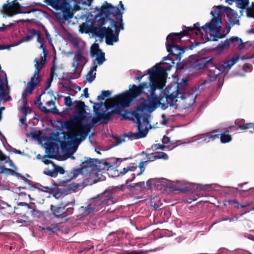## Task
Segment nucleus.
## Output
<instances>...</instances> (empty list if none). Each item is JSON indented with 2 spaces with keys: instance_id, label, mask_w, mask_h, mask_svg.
I'll list each match as a JSON object with an SVG mask.
<instances>
[{
  "instance_id": "1",
  "label": "nucleus",
  "mask_w": 254,
  "mask_h": 254,
  "mask_svg": "<svg viewBox=\"0 0 254 254\" xmlns=\"http://www.w3.org/2000/svg\"><path fill=\"white\" fill-rule=\"evenodd\" d=\"M172 65L169 63H159L152 68L147 70L149 74L150 89L148 95L138 108L130 114L132 120L135 121L137 126V131L129 132L126 134L129 139H139L147 135L148 129L151 128L149 118L150 114L157 108L160 107L165 110L169 106H174L177 103L178 99L185 85L173 82L171 83L164 90V96L160 97L155 94L157 89H162L165 85L167 76V71L170 70Z\"/></svg>"
},
{
  "instance_id": "2",
  "label": "nucleus",
  "mask_w": 254,
  "mask_h": 254,
  "mask_svg": "<svg viewBox=\"0 0 254 254\" xmlns=\"http://www.w3.org/2000/svg\"><path fill=\"white\" fill-rule=\"evenodd\" d=\"M95 124V119L91 116L86 117L83 114H78L64 122L67 129L74 128L77 132H72L64 136V140L60 142L62 150L74 153L81 142L84 140Z\"/></svg>"
},
{
  "instance_id": "3",
  "label": "nucleus",
  "mask_w": 254,
  "mask_h": 254,
  "mask_svg": "<svg viewBox=\"0 0 254 254\" xmlns=\"http://www.w3.org/2000/svg\"><path fill=\"white\" fill-rule=\"evenodd\" d=\"M225 14L230 25L239 24V20L237 13L229 7L223 5L214 6L210 12L212 19L210 23L204 27L206 30L212 36V39L218 40L225 37L229 32L230 29L225 30L222 29L221 17L222 14Z\"/></svg>"
},
{
  "instance_id": "4",
  "label": "nucleus",
  "mask_w": 254,
  "mask_h": 254,
  "mask_svg": "<svg viewBox=\"0 0 254 254\" xmlns=\"http://www.w3.org/2000/svg\"><path fill=\"white\" fill-rule=\"evenodd\" d=\"M119 12L115 14H111L107 19L106 23L109 22L110 26L107 28L101 26L95 27L92 33L97 37L103 38L105 37L106 43L107 45H113L114 43L119 41V35L121 30L124 29L123 21V14L124 7L122 1H120L118 7Z\"/></svg>"
},
{
  "instance_id": "5",
  "label": "nucleus",
  "mask_w": 254,
  "mask_h": 254,
  "mask_svg": "<svg viewBox=\"0 0 254 254\" xmlns=\"http://www.w3.org/2000/svg\"><path fill=\"white\" fill-rule=\"evenodd\" d=\"M115 191L114 188L109 189L103 193L88 199L85 206H81L79 208L78 217L81 219L100 210L108 211L109 209L107 207L118 201V199L115 196Z\"/></svg>"
},
{
  "instance_id": "6",
  "label": "nucleus",
  "mask_w": 254,
  "mask_h": 254,
  "mask_svg": "<svg viewBox=\"0 0 254 254\" xmlns=\"http://www.w3.org/2000/svg\"><path fill=\"white\" fill-rule=\"evenodd\" d=\"M119 12V8L113 6L106 1L104 2L101 8L97 7L94 11L90 12L86 17V21L79 26V32L81 33H92L94 28V24L99 25L106 24L107 19L111 14Z\"/></svg>"
},
{
  "instance_id": "7",
  "label": "nucleus",
  "mask_w": 254,
  "mask_h": 254,
  "mask_svg": "<svg viewBox=\"0 0 254 254\" xmlns=\"http://www.w3.org/2000/svg\"><path fill=\"white\" fill-rule=\"evenodd\" d=\"M239 60L238 56H234L230 60L225 62L223 64L219 65L213 64L212 59L210 57L204 58L201 61L202 63L206 64L207 68H209L208 76L209 79L212 81L215 80L221 73L229 70Z\"/></svg>"
},
{
  "instance_id": "8",
  "label": "nucleus",
  "mask_w": 254,
  "mask_h": 254,
  "mask_svg": "<svg viewBox=\"0 0 254 254\" xmlns=\"http://www.w3.org/2000/svg\"><path fill=\"white\" fill-rule=\"evenodd\" d=\"M44 2L53 8L60 10L63 13V18L68 20L73 17V7L75 10L80 8L76 0H44Z\"/></svg>"
},
{
  "instance_id": "9",
  "label": "nucleus",
  "mask_w": 254,
  "mask_h": 254,
  "mask_svg": "<svg viewBox=\"0 0 254 254\" xmlns=\"http://www.w3.org/2000/svg\"><path fill=\"white\" fill-rule=\"evenodd\" d=\"M99 160L97 159L88 158L82 163L81 167L74 169L71 173L70 179H75L78 176H91L94 173Z\"/></svg>"
},
{
  "instance_id": "10",
  "label": "nucleus",
  "mask_w": 254,
  "mask_h": 254,
  "mask_svg": "<svg viewBox=\"0 0 254 254\" xmlns=\"http://www.w3.org/2000/svg\"><path fill=\"white\" fill-rule=\"evenodd\" d=\"M182 32L172 33L166 38V46L167 51L175 56L177 59H180L185 52L184 50L180 48L178 44L181 41Z\"/></svg>"
},
{
  "instance_id": "11",
  "label": "nucleus",
  "mask_w": 254,
  "mask_h": 254,
  "mask_svg": "<svg viewBox=\"0 0 254 254\" xmlns=\"http://www.w3.org/2000/svg\"><path fill=\"white\" fill-rule=\"evenodd\" d=\"M209 23L210 21L205 23V24L202 27H200L199 23L194 24L193 27H185V29H183V31L181 32L182 35H183V36L189 35L191 33H193V31H195L197 38L198 39H201V42H205L208 41H217L218 40L212 39L211 37L212 36L210 33H208L207 30H206L204 27L207 24Z\"/></svg>"
},
{
  "instance_id": "12",
  "label": "nucleus",
  "mask_w": 254,
  "mask_h": 254,
  "mask_svg": "<svg viewBox=\"0 0 254 254\" xmlns=\"http://www.w3.org/2000/svg\"><path fill=\"white\" fill-rule=\"evenodd\" d=\"M185 89L182 92L179 98L178 99L177 103H176V108L187 109L192 106L195 102L196 97L198 95V90L196 89H191L188 91V92H184Z\"/></svg>"
},
{
  "instance_id": "13",
  "label": "nucleus",
  "mask_w": 254,
  "mask_h": 254,
  "mask_svg": "<svg viewBox=\"0 0 254 254\" xmlns=\"http://www.w3.org/2000/svg\"><path fill=\"white\" fill-rule=\"evenodd\" d=\"M73 204L69 203L62 202L57 205H51V210L55 217L63 218L73 212Z\"/></svg>"
},
{
  "instance_id": "14",
  "label": "nucleus",
  "mask_w": 254,
  "mask_h": 254,
  "mask_svg": "<svg viewBox=\"0 0 254 254\" xmlns=\"http://www.w3.org/2000/svg\"><path fill=\"white\" fill-rule=\"evenodd\" d=\"M112 100L114 103L110 107H108L109 110H111L110 112L111 115L120 114L122 108L128 107L130 104L129 100H127L125 98V93H121L115 96L112 98Z\"/></svg>"
},
{
  "instance_id": "15",
  "label": "nucleus",
  "mask_w": 254,
  "mask_h": 254,
  "mask_svg": "<svg viewBox=\"0 0 254 254\" xmlns=\"http://www.w3.org/2000/svg\"><path fill=\"white\" fill-rule=\"evenodd\" d=\"M17 1V0H14L12 2H9L8 0L7 1V4H4L2 5V8L1 10V11L2 13L9 16H11L17 13H24L21 10V6ZM35 10V9H33L25 12V13H30L31 12H34Z\"/></svg>"
},
{
  "instance_id": "16",
  "label": "nucleus",
  "mask_w": 254,
  "mask_h": 254,
  "mask_svg": "<svg viewBox=\"0 0 254 254\" xmlns=\"http://www.w3.org/2000/svg\"><path fill=\"white\" fill-rule=\"evenodd\" d=\"M129 89L128 91L124 92L125 94V98L129 100V103L137 97L140 96L143 92L144 89L148 88L149 85L146 82H143L140 83L139 86L134 84L130 85Z\"/></svg>"
},
{
  "instance_id": "17",
  "label": "nucleus",
  "mask_w": 254,
  "mask_h": 254,
  "mask_svg": "<svg viewBox=\"0 0 254 254\" xmlns=\"http://www.w3.org/2000/svg\"><path fill=\"white\" fill-rule=\"evenodd\" d=\"M90 54L92 58V66H95L96 68L105 61V53L99 49V44L97 43H94L92 45Z\"/></svg>"
},
{
  "instance_id": "18",
  "label": "nucleus",
  "mask_w": 254,
  "mask_h": 254,
  "mask_svg": "<svg viewBox=\"0 0 254 254\" xmlns=\"http://www.w3.org/2000/svg\"><path fill=\"white\" fill-rule=\"evenodd\" d=\"M34 67L35 68V70L34 72V75L33 77H31V80L29 83L32 84V85L36 87L40 80V77L39 76V71L43 67L45 62H44L43 60H40V61H39L38 58H36L34 60Z\"/></svg>"
},
{
  "instance_id": "19",
  "label": "nucleus",
  "mask_w": 254,
  "mask_h": 254,
  "mask_svg": "<svg viewBox=\"0 0 254 254\" xmlns=\"http://www.w3.org/2000/svg\"><path fill=\"white\" fill-rule=\"evenodd\" d=\"M37 31L35 29L29 30L26 36L23 37L21 40L15 42L14 43L6 46L0 45V50L3 49H9L10 47L16 46L23 42H27L31 41L35 36L37 35Z\"/></svg>"
},
{
  "instance_id": "20",
  "label": "nucleus",
  "mask_w": 254,
  "mask_h": 254,
  "mask_svg": "<svg viewBox=\"0 0 254 254\" xmlns=\"http://www.w3.org/2000/svg\"><path fill=\"white\" fill-rule=\"evenodd\" d=\"M85 58L83 52L77 51L73 58L72 66L73 67V71L75 72L77 69L80 66H83L85 64Z\"/></svg>"
},
{
  "instance_id": "21",
  "label": "nucleus",
  "mask_w": 254,
  "mask_h": 254,
  "mask_svg": "<svg viewBox=\"0 0 254 254\" xmlns=\"http://www.w3.org/2000/svg\"><path fill=\"white\" fill-rule=\"evenodd\" d=\"M68 41L73 47L77 50V51L83 52L85 46V43L81 39L75 36L70 35L68 37Z\"/></svg>"
},
{
  "instance_id": "22",
  "label": "nucleus",
  "mask_w": 254,
  "mask_h": 254,
  "mask_svg": "<svg viewBox=\"0 0 254 254\" xmlns=\"http://www.w3.org/2000/svg\"><path fill=\"white\" fill-rule=\"evenodd\" d=\"M46 151L48 154V156H45L43 158L42 161L46 164H52L53 163L49 159V158L52 157L54 156V153L56 148V145L51 143H46Z\"/></svg>"
},
{
  "instance_id": "23",
  "label": "nucleus",
  "mask_w": 254,
  "mask_h": 254,
  "mask_svg": "<svg viewBox=\"0 0 254 254\" xmlns=\"http://www.w3.org/2000/svg\"><path fill=\"white\" fill-rule=\"evenodd\" d=\"M15 207H13L7 203L0 201V212L5 216L12 214L15 212Z\"/></svg>"
},
{
  "instance_id": "24",
  "label": "nucleus",
  "mask_w": 254,
  "mask_h": 254,
  "mask_svg": "<svg viewBox=\"0 0 254 254\" xmlns=\"http://www.w3.org/2000/svg\"><path fill=\"white\" fill-rule=\"evenodd\" d=\"M111 115V113L109 111L108 107H106L104 111L96 112V119L99 122L107 123L110 120Z\"/></svg>"
},
{
  "instance_id": "25",
  "label": "nucleus",
  "mask_w": 254,
  "mask_h": 254,
  "mask_svg": "<svg viewBox=\"0 0 254 254\" xmlns=\"http://www.w3.org/2000/svg\"><path fill=\"white\" fill-rule=\"evenodd\" d=\"M37 36V41L38 43L40 44V46L39 47L40 49H41L43 50V52L40 54V58L38 59L39 61L40 60H43L44 62H46V56H47V51L45 47L44 46V43L45 42V40L44 38H42L38 32H37V35H36Z\"/></svg>"
},
{
  "instance_id": "26",
  "label": "nucleus",
  "mask_w": 254,
  "mask_h": 254,
  "mask_svg": "<svg viewBox=\"0 0 254 254\" xmlns=\"http://www.w3.org/2000/svg\"><path fill=\"white\" fill-rule=\"evenodd\" d=\"M226 2L229 4H232L233 2H236L237 6L241 9L240 12H242L244 9H249V0H226Z\"/></svg>"
},
{
  "instance_id": "27",
  "label": "nucleus",
  "mask_w": 254,
  "mask_h": 254,
  "mask_svg": "<svg viewBox=\"0 0 254 254\" xmlns=\"http://www.w3.org/2000/svg\"><path fill=\"white\" fill-rule=\"evenodd\" d=\"M1 72L3 73L4 78L3 79H1L0 80V98H3L5 96V92L3 88L5 86L7 88L8 87L6 73L3 70H1Z\"/></svg>"
},
{
  "instance_id": "28",
  "label": "nucleus",
  "mask_w": 254,
  "mask_h": 254,
  "mask_svg": "<svg viewBox=\"0 0 254 254\" xmlns=\"http://www.w3.org/2000/svg\"><path fill=\"white\" fill-rule=\"evenodd\" d=\"M163 144H156L152 146L153 150H157L158 149L164 150L165 148H168L170 146V138L167 137H163L162 139Z\"/></svg>"
},
{
  "instance_id": "29",
  "label": "nucleus",
  "mask_w": 254,
  "mask_h": 254,
  "mask_svg": "<svg viewBox=\"0 0 254 254\" xmlns=\"http://www.w3.org/2000/svg\"><path fill=\"white\" fill-rule=\"evenodd\" d=\"M227 40H230L229 42V46L232 45L235 49L240 47L244 44L242 39L236 36H233L229 39H227Z\"/></svg>"
},
{
  "instance_id": "30",
  "label": "nucleus",
  "mask_w": 254,
  "mask_h": 254,
  "mask_svg": "<svg viewBox=\"0 0 254 254\" xmlns=\"http://www.w3.org/2000/svg\"><path fill=\"white\" fill-rule=\"evenodd\" d=\"M96 67L95 66H92L86 75V79L87 82L91 83L96 78Z\"/></svg>"
},
{
  "instance_id": "31",
  "label": "nucleus",
  "mask_w": 254,
  "mask_h": 254,
  "mask_svg": "<svg viewBox=\"0 0 254 254\" xmlns=\"http://www.w3.org/2000/svg\"><path fill=\"white\" fill-rule=\"evenodd\" d=\"M219 134H215L214 132L207 133L202 135L203 142L206 143L209 142L210 141L214 140L216 138L219 137Z\"/></svg>"
},
{
  "instance_id": "32",
  "label": "nucleus",
  "mask_w": 254,
  "mask_h": 254,
  "mask_svg": "<svg viewBox=\"0 0 254 254\" xmlns=\"http://www.w3.org/2000/svg\"><path fill=\"white\" fill-rule=\"evenodd\" d=\"M236 125L239 128L241 129H246L252 127H254V126H253L252 124H245V121L244 120H237L235 122Z\"/></svg>"
},
{
  "instance_id": "33",
  "label": "nucleus",
  "mask_w": 254,
  "mask_h": 254,
  "mask_svg": "<svg viewBox=\"0 0 254 254\" xmlns=\"http://www.w3.org/2000/svg\"><path fill=\"white\" fill-rule=\"evenodd\" d=\"M236 125L239 128L241 129H246L252 127H254V126H253L252 124H245V121L244 120H237L235 122Z\"/></svg>"
},
{
  "instance_id": "34",
  "label": "nucleus",
  "mask_w": 254,
  "mask_h": 254,
  "mask_svg": "<svg viewBox=\"0 0 254 254\" xmlns=\"http://www.w3.org/2000/svg\"><path fill=\"white\" fill-rule=\"evenodd\" d=\"M230 41V40H227V39L224 41L221 42L217 45L216 49L220 52H223L225 49H227L230 46L229 43Z\"/></svg>"
},
{
  "instance_id": "35",
  "label": "nucleus",
  "mask_w": 254,
  "mask_h": 254,
  "mask_svg": "<svg viewBox=\"0 0 254 254\" xmlns=\"http://www.w3.org/2000/svg\"><path fill=\"white\" fill-rule=\"evenodd\" d=\"M137 168V166L135 165L133 163L130 164L128 166H127L126 168H124L123 170V171L121 172L120 174L118 173L117 175H124L128 171H134L135 170H136Z\"/></svg>"
},
{
  "instance_id": "36",
  "label": "nucleus",
  "mask_w": 254,
  "mask_h": 254,
  "mask_svg": "<svg viewBox=\"0 0 254 254\" xmlns=\"http://www.w3.org/2000/svg\"><path fill=\"white\" fill-rule=\"evenodd\" d=\"M18 205L20 206H25L28 208L27 212L30 214L31 215L35 216L38 213L37 211L29 206V205L25 202H19L18 203Z\"/></svg>"
},
{
  "instance_id": "37",
  "label": "nucleus",
  "mask_w": 254,
  "mask_h": 254,
  "mask_svg": "<svg viewBox=\"0 0 254 254\" xmlns=\"http://www.w3.org/2000/svg\"><path fill=\"white\" fill-rule=\"evenodd\" d=\"M35 88V87L34 86L32 85V84L28 82L27 84L26 87L22 93V96L26 97L28 94H31Z\"/></svg>"
},
{
  "instance_id": "38",
  "label": "nucleus",
  "mask_w": 254,
  "mask_h": 254,
  "mask_svg": "<svg viewBox=\"0 0 254 254\" xmlns=\"http://www.w3.org/2000/svg\"><path fill=\"white\" fill-rule=\"evenodd\" d=\"M34 188L38 189L42 191L51 193L52 192V189L48 187H43L42 185L36 184L34 185Z\"/></svg>"
},
{
  "instance_id": "39",
  "label": "nucleus",
  "mask_w": 254,
  "mask_h": 254,
  "mask_svg": "<svg viewBox=\"0 0 254 254\" xmlns=\"http://www.w3.org/2000/svg\"><path fill=\"white\" fill-rule=\"evenodd\" d=\"M197 187V189H199L200 190H210L216 188L218 187V185L216 184H209V185H198Z\"/></svg>"
},
{
  "instance_id": "40",
  "label": "nucleus",
  "mask_w": 254,
  "mask_h": 254,
  "mask_svg": "<svg viewBox=\"0 0 254 254\" xmlns=\"http://www.w3.org/2000/svg\"><path fill=\"white\" fill-rule=\"evenodd\" d=\"M44 173L46 175H48L53 178H55L57 176V173L56 172L55 167H53V169L52 170L49 169H45L44 171Z\"/></svg>"
},
{
  "instance_id": "41",
  "label": "nucleus",
  "mask_w": 254,
  "mask_h": 254,
  "mask_svg": "<svg viewBox=\"0 0 254 254\" xmlns=\"http://www.w3.org/2000/svg\"><path fill=\"white\" fill-rule=\"evenodd\" d=\"M232 140L231 136L228 134L222 133L220 135V140L223 143L230 142Z\"/></svg>"
},
{
  "instance_id": "42",
  "label": "nucleus",
  "mask_w": 254,
  "mask_h": 254,
  "mask_svg": "<svg viewBox=\"0 0 254 254\" xmlns=\"http://www.w3.org/2000/svg\"><path fill=\"white\" fill-rule=\"evenodd\" d=\"M111 95V92L107 91H103L100 95L97 96V100H104L105 98L109 97Z\"/></svg>"
},
{
  "instance_id": "43",
  "label": "nucleus",
  "mask_w": 254,
  "mask_h": 254,
  "mask_svg": "<svg viewBox=\"0 0 254 254\" xmlns=\"http://www.w3.org/2000/svg\"><path fill=\"white\" fill-rule=\"evenodd\" d=\"M52 165L53 167H55L57 175L58 174V173L60 174H64V173L65 171L63 167L57 166L54 163H52Z\"/></svg>"
},
{
  "instance_id": "44",
  "label": "nucleus",
  "mask_w": 254,
  "mask_h": 254,
  "mask_svg": "<svg viewBox=\"0 0 254 254\" xmlns=\"http://www.w3.org/2000/svg\"><path fill=\"white\" fill-rule=\"evenodd\" d=\"M157 159H161L166 160L168 159V156L167 154L164 152H157L156 153Z\"/></svg>"
},
{
  "instance_id": "45",
  "label": "nucleus",
  "mask_w": 254,
  "mask_h": 254,
  "mask_svg": "<svg viewBox=\"0 0 254 254\" xmlns=\"http://www.w3.org/2000/svg\"><path fill=\"white\" fill-rule=\"evenodd\" d=\"M21 111L23 114V116H27V114H29L31 113V110L30 108L26 106V105H24L21 108Z\"/></svg>"
},
{
  "instance_id": "46",
  "label": "nucleus",
  "mask_w": 254,
  "mask_h": 254,
  "mask_svg": "<svg viewBox=\"0 0 254 254\" xmlns=\"http://www.w3.org/2000/svg\"><path fill=\"white\" fill-rule=\"evenodd\" d=\"M156 156V153L151 154H146V157L147 159V160L146 161L147 162L153 161L154 160L157 159Z\"/></svg>"
},
{
  "instance_id": "47",
  "label": "nucleus",
  "mask_w": 254,
  "mask_h": 254,
  "mask_svg": "<svg viewBox=\"0 0 254 254\" xmlns=\"http://www.w3.org/2000/svg\"><path fill=\"white\" fill-rule=\"evenodd\" d=\"M243 69L245 72H251L252 71L253 66L250 64H245L243 67Z\"/></svg>"
},
{
  "instance_id": "48",
  "label": "nucleus",
  "mask_w": 254,
  "mask_h": 254,
  "mask_svg": "<svg viewBox=\"0 0 254 254\" xmlns=\"http://www.w3.org/2000/svg\"><path fill=\"white\" fill-rule=\"evenodd\" d=\"M64 104L66 106L70 107L72 105V100L69 96L64 97Z\"/></svg>"
},
{
  "instance_id": "49",
  "label": "nucleus",
  "mask_w": 254,
  "mask_h": 254,
  "mask_svg": "<svg viewBox=\"0 0 254 254\" xmlns=\"http://www.w3.org/2000/svg\"><path fill=\"white\" fill-rule=\"evenodd\" d=\"M146 162H147V161H141V162L139 163L138 167L140 169V173L138 174L137 175H140L144 171V165L145 163H146Z\"/></svg>"
},
{
  "instance_id": "50",
  "label": "nucleus",
  "mask_w": 254,
  "mask_h": 254,
  "mask_svg": "<svg viewBox=\"0 0 254 254\" xmlns=\"http://www.w3.org/2000/svg\"><path fill=\"white\" fill-rule=\"evenodd\" d=\"M116 144L118 145L123 142H125V137H118L116 138Z\"/></svg>"
},
{
  "instance_id": "51",
  "label": "nucleus",
  "mask_w": 254,
  "mask_h": 254,
  "mask_svg": "<svg viewBox=\"0 0 254 254\" xmlns=\"http://www.w3.org/2000/svg\"><path fill=\"white\" fill-rule=\"evenodd\" d=\"M253 204V202L250 200H248L244 202L242 205L241 208H245L251 206Z\"/></svg>"
},
{
  "instance_id": "52",
  "label": "nucleus",
  "mask_w": 254,
  "mask_h": 254,
  "mask_svg": "<svg viewBox=\"0 0 254 254\" xmlns=\"http://www.w3.org/2000/svg\"><path fill=\"white\" fill-rule=\"evenodd\" d=\"M55 69H56V68L55 66H53L51 68V73H50V80L51 81L53 80V79L54 78V76L55 75Z\"/></svg>"
},
{
  "instance_id": "53",
  "label": "nucleus",
  "mask_w": 254,
  "mask_h": 254,
  "mask_svg": "<svg viewBox=\"0 0 254 254\" xmlns=\"http://www.w3.org/2000/svg\"><path fill=\"white\" fill-rule=\"evenodd\" d=\"M41 110L42 111H43L44 113L45 114H48L50 112H52L53 111V108H50V109H47L46 107L45 106H43L41 108Z\"/></svg>"
},
{
  "instance_id": "54",
  "label": "nucleus",
  "mask_w": 254,
  "mask_h": 254,
  "mask_svg": "<svg viewBox=\"0 0 254 254\" xmlns=\"http://www.w3.org/2000/svg\"><path fill=\"white\" fill-rule=\"evenodd\" d=\"M46 105L48 107L52 106L53 107V110L55 109V102L53 100L48 101L46 103Z\"/></svg>"
},
{
  "instance_id": "55",
  "label": "nucleus",
  "mask_w": 254,
  "mask_h": 254,
  "mask_svg": "<svg viewBox=\"0 0 254 254\" xmlns=\"http://www.w3.org/2000/svg\"><path fill=\"white\" fill-rule=\"evenodd\" d=\"M145 75V74L141 75L140 71H137L136 76L135 77V79L138 80V81H140L142 78Z\"/></svg>"
},
{
  "instance_id": "56",
  "label": "nucleus",
  "mask_w": 254,
  "mask_h": 254,
  "mask_svg": "<svg viewBox=\"0 0 254 254\" xmlns=\"http://www.w3.org/2000/svg\"><path fill=\"white\" fill-rule=\"evenodd\" d=\"M244 236L250 240L254 241V236L251 234L245 233Z\"/></svg>"
},
{
  "instance_id": "57",
  "label": "nucleus",
  "mask_w": 254,
  "mask_h": 254,
  "mask_svg": "<svg viewBox=\"0 0 254 254\" xmlns=\"http://www.w3.org/2000/svg\"><path fill=\"white\" fill-rule=\"evenodd\" d=\"M248 12H251L252 13H254V3H252V5L251 7H249V9L247 10Z\"/></svg>"
},
{
  "instance_id": "58",
  "label": "nucleus",
  "mask_w": 254,
  "mask_h": 254,
  "mask_svg": "<svg viewBox=\"0 0 254 254\" xmlns=\"http://www.w3.org/2000/svg\"><path fill=\"white\" fill-rule=\"evenodd\" d=\"M83 95L86 98H88L89 97V94L88 93V88H85L83 90Z\"/></svg>"
},
{
  "instance_id": "59",
  "label": "nucleus",
  "mask_w": 254,
  "mask_h": 254,
  "mask_svg": "<svg viewBox=\"0 0 254 254\" xmlns=\"http://www.w3.org/2000/svg\"><path fill=\"white\" fill-rule=\"evenodd\" d=\"M6 160V156L0 151V160L4 161Z\"/></svg>"
},
{
  "instance_id": "60",
  "label": "nucleus",
  "mask_w": 254,
  "mask_h": 254,
  "mask_svg": "<svg viewBox=\"0 0 254 254\" xmlns=\"http://www.w3.org/2000/svg\"><path fill=\"white\" fill-rule=\"evenodd\" d=\"M26 120V116H23L22 118L20 119V122L22 124H24L25 123Z\"/></svg>"
},
{
  "instance_id": "61",
  "label": "nucleus",
  "mask_w": 254,
  "mask_h": 254,
  "mask_svg": "<svg viewBox=\"0 0 254 254\" xmlns=\"http://www.w3.org/2000/svg\"><path fill=\"white\" fill-rule=\"evenodd\" d=\"M238 219V217L237 216H233L230 218H229V221L231 222L234 221H237Z\"/></svg>"
},
{
  "instance_id": "62",
  "label": "nucleus",
  "mask_w": 254,
  "mask_h": 254,
  "mask_svg": "<svg viewBox=\"0 0 254 254\" xmlns=\"http://www.w3.org/2000/svg\"><path fill=\"white\" fill-rule=\"evenodd\" d=\"M194 141H197V142L198 143H202V142H203L202 135L201 137H200L199 138L194 140Z\"/></svg>"
},
{
  "instance_id": "63",
  "label": "nucleus",
  "mask_w": 254,
  "mask_h": 254,
  "mask_svg": "<svg viewBox=\"0 0 254 254\" xmlns=\"http://www.w3.org/2000/svg\"><path fill=\"white\" fill-rule=\"evenodd\" d=\"M12 151L13 152L16 153V154H22V152H21V151L19 150H16V149L15 148H13L12 149Z\"/></svg>"
},
{
  "instance_id": "64",
  "label": "nucleus",
  "mask_w": 254,
  "mask_h": 254,
  "mask_svg": "<svg viewBox=\"0 0 254 254\" xmlns=\"http://www.w3.org/2000/svg\"><path fill=\"white\" fill-rule=\"evenodd\" d=\"M254 59V54L251 57L242 58L241 60H250V59Z\"/></svg>"
}]
</instances>
